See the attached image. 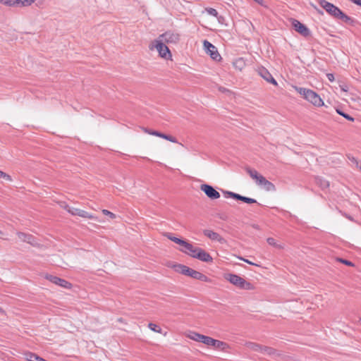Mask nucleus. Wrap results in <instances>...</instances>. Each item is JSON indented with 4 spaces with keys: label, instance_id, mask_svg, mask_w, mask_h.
I'll list each match as a JSON object with an SVG mask.
<instances>
[{
    "label": "nucleus",
    "instance_id": "nucleus-36",
    "mask_svg": "<svg viewBox=\"0 0 361 361\" xmlns=\"http://www.w3.org/2000/svg\"><path fill=\"white\" fill-rule=\"evenodd\" d=\"M59 204L61 207L65 209L68 212V209H71L72 207H70L65 202H59Z\"/></svg>",
    "mask_w": 361,
    "mask_h": 361
},
{
    "label": "nucleus",
    "instance_id": "nucleus-35",
    "mask_svg": "<svg viewBox=\"0 0 361 361\" xmlns=\"http://www.w3.org/2000/svg\"><path fill=\"white\" fill-rule=\"evenodd\" d=\"M238 258L239 259H240V260H242V261H243V262H246V263L249 264H251V265H253V266H256V267H259V264H255V263H254V262H251V261H250V260H248V259H245V258H243V257H238Z\"/></svg>",
    "mask_w": 361,
    "mask_h": 361
},
{
    "label": "nucleus",
    "instance_id": "nucleus-23",
    "mask_svg": "<svg viewBox=\"0 0 361 361\" xmlns=\"http://www.w3.org/2000/svg\"><path fill=\"white\" fill-rule=\"evenodd\" d=\"M245 345H246L247 348H248L251 350L259 352V353L261 351H262V346L257 343H252V342H248V343H246Z\"/></svg>",
    "mask_w": 361,
    "mask_h": 361
},
{
    "label": "nucleus",
    "instance_id": "nucleus-19",
    "mask_svg": "<svg viewBox=\"0 0 361 361\" xmlns=\"http://www.w3.org/2000/svg\"><path fill=\"white\" fill-rule=\"evenodd\" d=\"M185 336L196 342L202 343L204 335L197 333L195 331H189L185 333Z\"/></svg>",
    "mask_w": 361,
    "mask_h": 361
},
{
    "label": "nucleus",
    "instance_id": "nucleus-45",
    "mask_svg": "<svg viewBox=\"0 0 361 361\" xmlns=\"http://www.w3.org/2000/svg\"><path fill=\"white\" fill-rule=\"evenodd\" d=\"M360 322H361V318H360Z\"/></svg>",
    "mask_w": 361,
    "mask_h": 361
},
{
    "label": "nucleus",
    "instance_id": "nucleus-28",
    "mask_svg": "<svg viewBox=\"0 0 361 361\" xmlns=\"http://www.w3.org/2000/svg\"><path fill=\"white\" fill-rule=\"evenodd\" d=\"M348 159L355 165L357 169H359L361 171V162H359L355 157L348 156Z\"/></svg>",
    "mask_w": 361,
    "mask_h": 361
},
{
    "label": "nucleus",
    "instance_id": "nucleus-26",
    "mask_svg": "<svg viewBox=\"0 0 361 361\" xmlns=\"http://www.w3.org/2000/svg\"><path fill=\"white\" fill-rule=\"evenodd\" d=\"M267 242L269 245L273 246V247H275L276 248H279V249H283V245H281V244H279L276 240L273 238H268L267 239Z\"/></svg>",
    "mask_w": 361,
    "mask_h": 361
},
{
    "label": "nucleus",
    "instance_id": "nucleus-38",
    "mask_svg": "<svg viewBox=\"0 0 361 361\" xmlns=\"http://www.w3.org/2000/svg\"><path fill=\"white\" fill-rule=\"evenodd\" d=\"M320 185L322 188H327L329 185V182L326 180H322Z\"/></svg>",
    "mask_w": 361,
    "mask_h": 361
},
{
    "label": "nucleus",
    "instance_id": "nucleus-10",
    "mask_svg": "<svg viewBox=\"0 0 361 361\" xmlns=\"http://www.w3.org/2000/svg\"><path fill=\"white\" fill-rule=\"evenodd\" d=\"M290 23L295 30L302 36L307 37L310 35V31L307 27L299 20L292 18L290 19Z\"/></svg>",
    "mask_w": 361,
    "mask_h": 361
},
{
    "label": "nucleus",
    "instance_id": "nucleus-4",
    "mask_svg": "<svg viewBox=\"0 0 361 361\" xmlns=\"http://www.w3.org/2000/svg\"><path fill=\"white\" fill-rule=\"evenodd\" d=\"M318 3L329 15L341 19L344 22H348L350 18L341 11L340 8L326 0H318Z\"/></svg>",
    "mask_w": 361,
    "mask_h": 361
},
{
    "label": "nucleus",
    "instance_id": "nucleus-31",
    "mask_svg": "<svg viewBox=\"0 0 361 361\" xmlns=\"http://www.w3.org/2000/svg\"><path fill=\"white\" fill-rule=\"evenodd\" d=\"M102 212L106 215L109 216L111 219H114L116 218V215L111 212L107 210V209H102Z\"/></svg>",
    "mask_w": 361,
    "mask_h": 361
},
{
    "label": "nucleus",
    "instance_id": "nucleus-40",
    "mask_svg": "<svg viewBox=\"0 0 361 361\" xmlns=\"http://www.w3.org/2000/svg\"><path fill=\"white\" fill-rule=\"evenodd\" d=\"M327 78L329 81L333 82L334 80V76L332 73H328L326 75Z\"/></svg>",
    "mask_w": 361,
    "mask_h": 361
},
{
    "label": "nucleus",
    "instance_id": "nucleus-7",
    "mask_svg": "<svg viewBox=\"0 0 361 361\" xmlns=\"http://www.w3.org/2000/svg\"><path fill=\"white\" fill-rule=\"evenodd\" d=\"M224 279L238 288L244 290H253L254 286L243 278L233 274H226Z\"/></svg>",
    "mask_w": 361,
    "mask_h": 361
},
{
    "label": "nucleus",
    "instance_id": "nucleus-39",
    "mask_svg": "<svg viewBox=\"0 0 361 361\" xmlns=\"http://www.w3.org/2000/svg\"><path fill=\"white\" fill-rule=\"evenodd\" d=\"M340 88L343 92H347L348 90V87L347 85H340Z\"/></svg>",
    "mask_w": 361,
    "mask_h": 361
},
{
    "label": "nucleus",
    "instance_id": "nucleus-12",
    "mask_svg": "<svg viewBox=\"0 0 361 361\" xmlns=\"http://www.w3.org/2000/svg\"><path fill=\"white\" fill-rule=\"evenodd\" d=\"M45 278L47 280H49V281H51V283H53L56 285H58L62 288H64L66 289H71L72 288V285L71 283H69L68 281H67L63 279L59 278L57 276L47 274V275H46Z\"/></svg>",
    "mask_w": 361,
    "mask_h": 361
},
{
    "label": "nucleus",
    "instance_id": "nucleus-34",
    "mask_svg": "<svg viewBox=\"0 0 361 361\" xmlns=\"http://www.w3.org/2000/svg\"><path fill=\"white\" fill-rule=\"evenodd\" d=\"M243 202H246L247 204H252V203L257 202V201L255 199H252L250 197H243Z\"/></svg>",
    "mask_w": 361,
    "mask_h": 361
},
{
    "label": "nucleus",
    "instance_id": "nucleus-15",
    "mask_svg": "<svg viewBox=\"0 0 361 361\" xmlns=\"http://www.w3.org/2000/svg\"><path fill=\"white\" fill-rule=\"evenodd\" d=\"M68 213H70L72 215L79 216L80 217L85 219H96V217L94 215L90 214L89 212L85 210L78 208L72 207L71 209H68Z\"/></svg>",
    "mask_w": 361,
    "mask_h": 361
},
{
    "label": "nucleus",
    "instance_id": "nucleus-33",
    "mask_svg": "<svg viewBox=\"0 0 361 361\" xmlns=\"http://www.w3.org/2000/svg\"><path fill=\"white\" fill-rule=\"evenodd\" d=\"M206 11L208 13V14H209L211 16L216 17L218 15V12L214 8H207Z\"/></svg>",
    "mask_w": 361,
    "mask_h": 361
},
{
    "label": "nucleus",
    "instance_id": "nucleus-29",
    "mask_svg": "<svg viewBox=\"0 0 361 361\" xmlns=\"http://www.w3.org/2000/svg\"><path fill=\"white\" fill-rule=\"evenodd\" d=\"M274 352L275 350L271 348L262 346V351H261L260 353L263 354L272 355L274 353Z\"/></svg>",
    "mask_w": 361,
    "mask_h": 361
},
{
    "label": "nucleus",
    "instance_id": "nucleus-16",
    "mask_svg": "<svg viewBox=\"0 0 361 361\" xmlns=\"http://www.w3.org/2000/svg\"><path fill=\"white\" fill-rule=\"evenodd\" d=\"M35 0H7L4 4L13 7H24L30 6Z\"/></svg>",
    "mask_w": 361,
    "mask_h": 361
},
{
    "label": "nucleus",
    "instance_id": "nucleus-17",
    "mask_svg": "<svg viewBox=\"0 0 361 361\" xmlns=\"http://www.w3.org/2000/svg\"><path fill=\"white\" fill-rule=\"evenodd\" d=\"M203 234L212 240L217 241L221 244L226 243V240L223 237H221L218 233L212 230L205 229L203 231Z\"/></svg>",
    "mask_w": 361,
    "mask_h": 361
},
{
    "label": "nucleus",
    "instance_id": "nucleus-32",
    "mask_svg": "<svg viewBox=\"0 0 361 361\" xmlns=\"http://www.w3.org/2000/svg\"><path fill=\"white\" fill-rule=\"evenodd\" d=\"M336 111H337V113H338V114L341 115L342 116H343L344 118H345L347 120L350 121H354V118H353L352 116H350V115L346 114H345V113H343V112L341 111H340V110H338V109H337V110H336Z\"/></svg>",
    "mask_w": 361,
    "mask_h": 361
},
{
    "label": "nucleus",
    "instance_id": "nucleus-22",
    "mask_svg": "<svg viewBox=\"0 0 361 361\" xmlns=\"http://www.w3.org/2000/svg\"><path fill=\"white\" fill-rule=\"evenodd\" d=\"M245 61L243 58L236 59L233 62L234 68L240 71L245 68Z\"/></svg>",
    "mask_w": 361,
    "mask_h": 361
},
{
    "label": "nucleus",
    "instance_id": "nucleus-30",
    "mask_svg": "<svg viewBox=\"0 0 361 361\" xmlns=\"http://www.w3.org/2000/svg\"><path fill=\"white\" fill-rule=\"evenodd\" d=\"M0 178H3L9 182L12 181L11 176L1 170H0Z\"/></svg>",
    "mask_w": 361,
    "mask_h": 361
},
{
    "label": "nucleus",
    "instance_id": "nucleus-27",
    "mask_svg": "<svg viewBox=\"0 0 361 361\" xmlns=\"http://www.w3.org/2000/svg\"><path fill=\"white\" fill-rule=\"evenodd\" d=\"M225 194L226 195L227 197H232V198H234L235 200L243 201L244 196H242V195H240L239 194H237V193H235V192H230V191H226L225 192Z\"/></svg>",
    "mask_w": 361,
    "mask_h": 361
},
{
    "label": "nucleus",
    "instance_id": "nucleus-25",
    "mask_svg": "<svg viewBox=\"0 0 361 361\" xmlns=\"http://www.w3.org/2000/svg\"><path fill=\"white\" fill-rule=\"evenodd\" d=\"M215 341H216V339H214L212 337L204 335L202 341V343H204L207 346L213 347V345H214Z\"/></svg>",
    "mask_w": 361,
    "mask_h": 361
},
{
    "label": "nucleus",
    "instance_id": "nucleus-6",
    "mask_svg": "<svg viewBox=\"0 0 361 361\" xmlns=\"http://www.w3.org/2000/svg\"><path fill=\"white\" fill-rule=\"evenodd\" d=\"M154 49L157 51L161 58L165 60H172V54L169 47L159 39H154L149 44V49L152 50Z\"/></svg>",
    "mask_w": 361,
    "mask_h": 361
},
{
    "label": "nucleus",
    "instance_id": "nucleus-44",
    "mask_svg": "<svg viewBox=\"0 0 361 361\" xmlns=\"http://www.w3.org/2000/svg\"><path fill=\"white\" fill-rule=\"evenodd\" d=\"M6 1L7 0H0V2L4 4V2H6Z\"/></svg>",
    "mask_w": 361,
    "mask_h": 361
},
{
    "label": "nucleus",
    "instance_id": "nucleus-20",
    "mask_svg": "<svg viewBox=\"0 0 361 361\" xmlns=\"http://www.w3.org/2000/svg\"><path fill=\"white\" fill-rule=\"evenodd\" d=\"M185 336L196 342L202 343L204 335L197 333L195 331H189L185 333Z\"/></svg>",
    "mask_w": 361,
    "mask_h": 361
},
{
    "label": "nucleus",
    "instance_id": "nucleus-8",
    "mask_svg": "<svg viewBox=\"0 0 361 361\" xmlns=\"http://www.w3.org/2000/svg\"><path fill=\"white\" fill-rule=\"evenodd\" d=\"M180 35L173 31H167L160 35L157 39L167 44H177L180 41Z\"/></svg>",
    "mask_w": 361,
    "mask_h": 361
},
{
    "label": "nucleus",
    "instance_id": "nucleus-42",
    "mask_svg": "<svg viewBox=\"0 0 361 361\" xmlns=\"http://www.w3.org/2000/svg\"><path fill=\"white\" fill-rule=\"evenodd\" d=\"M4 235L3 232H2L1 231H0V238L5 239V238H4Z\"/></svg>",
    "mask_w": 361,
    "mask_h": 361
},
{
    "label": "nucleus",
    "instance_id": "nucleus-41",
    "mask_svg": "<svg viewBox=\"0 0 361 361\" xmlns=\"http://www.w3.org/2000/svg\"><path fill=\"white\" fill-rule=\"evenodd\" d=\"M256 3H257L259 5L263 6L264 5V1L263 0H253Z\"/></svg>",
    "mask_w": 361,
    "mask_h": 361
},
{
    "label": "nucleus",
    "instance_id": "nucleus-3",
    "mask_svg": "<svg viewBox=\"0 0 361 361\" xmlns=\"http://www.w3.org/2000/svg\"><path fill=\"white\" fill-rule=\"evenodd\" d=\"M295 91L299 93L306 101L316 107H321L324 105V102L321 97L314 91L304 87L293 86Z\"/></svg>",
    "mask_w": 361,
    "mask_h": 361
},
{
    "label": "nucleus",
    "instance_id": "nucleus-43",
    "mask_svg": "<svg viewBox=\"0 0 361 361\" xmlns=\"http://www.w3.org/2000/svg\"><path fill=\"white\" fill-rule=\"evenodd\" d=\"M312 6L314 8V9H316L319 13H322V11H320L315 6L312 5Z\"/></svg>",
    "mask_w": 361,
    "mask_h": 361
},
{
    "label": "nucleus",
    "instance_id": "nucleus-2",
    "mask_svg": "<svg viewBox=\"0 0 361 361\" xmlns=\"http://www.w3.org/2000/svg\"><path fill=\"white\" fill-rule=\"evenodd\" d=\"M168 267L172 268L176 272L190 276L192 279H197L204 282H209L210 279L200 271L194 270L185 265L181 264L169 263Z\"/></svg>",
    "mask_w": 361,
    "mask_h": 361
},
{
    "label": "nucleus",
    "instance_id": "nucleus-14",
    "mask_svg": "<svg viewBox=\"0 0 361 361\" xmlns=\"http://www.w3.org/2000/svg\"><path fill=\"white\" fill-rule=\"evenodd\" d=\"M257 71L258 74L267 82H269L275 86L278 85L276 80L272 77L271 74L267 69L264 67H259Z\"/></svg>",
    "mask_w": 361,
    "mask_h": 361
},
{
    "label": "nucleus",
    "instance_id": "nucleus-24",
    "mask_svg": "<svg viewBox=\"0 0 361 361\" xmlns=\"http://www.w3.org/2000/svg\"><path fill=\"white\" fill-rule=\"evenodd\" d=\"M148 328L152 331H154V332H157L159 334H162V330H161V327L159 326L158 325H157L156 324L149 323ZM163 335L166 336V332L163 333Z\"/></svg>",
    "mask_w": 361,
    "mask_h": 361
},
{
    "label": "nucleus",
    "instance_id": "nucleus-11",
    "mask_svg": "<svg viewBox=\"0 0 361 361\" xmlns=\"http://www.w3.org/2000/svg\"><path fill=\"white\" fill-rule=\"evenodd\" d=\"M200 190L205 193V195L211 200H216L220 197L219 192L216 190L212 186L207 184H202L200 185Z\"/></svg>",
    "mask_w": 361,
    "mask_h": 361
},
{
    "label": "nucleus",
    "instance_id": "nucleus-13",
    "mask_svg": "<svg viewBox=\"0 0 361 361\" xmlns=\"http://www.w3.org/2000/svg\"><path fill=\"white\" fill-rule=\"evenodd\" d=\"M142 130L145 133H147V134L151 135H154V136H157V137L165 139V140H169V141H170L171 142H173V143H176L178 142L176 137H173L171 135L164 134V133H160V132L157 131V130H153L148 129V128H142Z\"/></svg>",
    "mask_w": 361,
    "mask_h": 361
},
{
    "label": "nucleus",
    "instance_id": "nucleus-21",
    "mask_svg": "<svg viewBox=\"0 0 361 361\" xmlns=\"http://www.w3.org/2000/svg\"><path fill=\"white\" fill-rule=\"evenodd\" d=\"M213 348L214 349L220 350L221 351H225V352L227 351L230 348L228 344H227L225 342L219 341V340L215 341Z\"/></svg>",
    "mask_w": 361,
    "mask_h": 361
},
{
    "label": "nucleus",
    "instance_id": "nucleus-9",
    "mask_svg": "<svg viewBox=\"0 0 361 361\" xmlns=\"http://www.w3.org/2000/svg\"><path fill=\"white\" fill-rule=\"evenodd\" d=\"M203 47L205 52L209 55V56L214 61H219L221 59V56L218 52L216 47L207 40H204L203 42Z\"/></svg>",
    "mask_w": 361,
    "mask_h": 361
},
{
    "label": "nucleus",
    "instance_id": "nucleus-5",
    "mask_svg": "<svg viewBox=\"0 0 361 361\" xmlns=\"http://www.w3.org/2000/svg\"><path fill=\"white\" fill-rule=\"evenodd\" d=\"M247 173L255 181L256 184L264 188L267 191L274 190L275 186L270 181L267 180L262 175L259 173L256 170L247 169Z\"/></svg>",
    "mask_w": 361,
    "mask_h": 361
},
{
    "label": "nucleus",
    "instance_id": "nucleus-1",
    "mask_svg": "<svg viewBox=\"0 0 361 361\" xmlns=\"http://www.w3.org/2000/svg\"><path fill=\"white\" fill-rule=\"evenodd\" d=\"M164 235L175 243L179 245L180 247L178 250L181 252L204 262H212L213 258L212 256L202 248L195 247L186 240L175 237L171 233H164Z\"/></svg>",
    "mask_w": 361,
    "mask_h": 361
},
{
    "label": "nucleus",
    "instance_id": "nucleus-18",
    "mask_svg": "<svg viewBox=\"0 0 361 361\" xmlns=\"http://www.w3.org/2000/svg\"><path fill=\"white\" fill-rule=\"evenodd\" d=\"M17 235L20 241L26 242L32 245H37V242L35 238L31 235L19 232L17 233Z\"/></svg>",
    "mask_w": 361,
    "mask_h": 361
},
{
    "label": "nucleus",
    "instance_id": "nucleus-37",
    "mask_svg": "<svg viewBox=\"0 0 361 361\" xmlns=\"http://www.w3.org/2000/svg\"><path fill=\"white\" fill-rule=\"evenodd\" d=\"M339 261L345 265L350 266V267L354 266V264L351 262L348 261L346 259H339Z\"/></svg>",
    "mask_w": 361,
    "mask_h": 361
}]
</instances>
